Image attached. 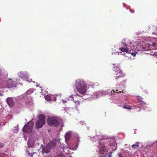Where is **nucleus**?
Returning a JSON list of instances; mask_svg holds the SVG:
<instances>
[{"label": "nucleus", "mask_w": 157, "mask_h": 157, "mask_svg": "<svg viewBox=\"0 0 157 157\" xmlns=\"http://www.w3.org/2000/svg\"><path fill=\"white\" fill-rule=\"evenodd\" d=\"M18 75L20 78H23L25 76V74L23 72H20L18 74Z\"/></svg>", "instance_id": "15"}, {"label": "nucleus", "mask_w": 157, "mask_h": 157, "mask_svg": "<svg viewBox=\"0 0 157 157\" xmlns=\"http://www.w3.org/2000/svg\"><path fill=\"white\" fill-rule=\"evenodd\" d=\"M124 108L125 109H131V107L129 105L127 106L125 105H124Z\"/></svg>", "instance_id": "19"}, {"label": "nucleus", "mask_w": 157, "mask_h": 157, "mask_svg": "<svg viewBox=\"0 0 157 157\" xmlns=\"http://www.w3.org/2000/svg\"><path fill=\"white\" fill-rule=\"evenodd\" d=\"M76 86L78 92L83 95L86 94V84L83 80H78L76 82Z\"/></svg>", "instance_id": "2"}, {"label": "nucleus", "mask_w": 157, "mask_h": 157, "mask_svg": "<svg viewBox=\"0 0 157 157\" xmlns=\"http://www.w3.org/2000/svg\"><path fill=\"white\" fill-rule=\"evenodd\" d=\"M112 70L113 76L117 82H121L124 81L123 78L124 76V75L120 69V67L119 66L113 65Z\"/></svg>", "instance_id": "1"}, {"label": "nucleus", "mask_w": 157, "mask_h": 157, "mask_svg": "<svg viewBox=\"0 0 157 157\" xmlns=\"http://www.w3.org/2000/svg\"><path fill=\"white\" fill-rule=\"evenodd\" d=\"M47 123L50 126L57 127L59 124V118L57 117H50L47 119Z\"/></svg>", "instance_id": "3"}, {"label": "nucleus", "mask_w": 157, "mask_h": 157, "mask_svg": "<svg viewBox=\"0 0 157 157\" xmlns=\"http://www.w3.org/2000/svg\"><path fill=\"white\" fill-rule=\"evenodd\" d=\"M18 130L19 128L18 126H15L13 128V132H14L15 133H17L18 132Z\"/></svg>", "instance_id": "14"}, {"label": "nucleus", "mask_w": 157, "mask_h": 157, "mask_svg": "<svg viewBox=\"0 0 157 157\" xmlns=\"http://www.w3.org/2000/svg\"><path fill=\"white\" fill-rule=\"evenodd\" d=\"M48 145L51 148V149H52L56 146V143L54 142H52L49 143Z\"/></svg>", "instance_id": "12"}, {"label": "nucleus", "mask_w": 157, "mask_h": 157, "mask_svg": "<svg viewBox=\"0 0 157 157\" xmlns=\"http://www.w3.org/2000/svg\"><path fill=\"white\" fill-rule=\"evenodd\" d=\"M156 56H157V53H156V54H155V53H154Z\"/></svg>", "instance_id": "33"}, {"label": "nucleus", "mask_w": 157, "mask_h": 157, "mask_svg": "<svg viewBox=\"0 0 157 157\" xmlns=\"http://www.w3.org/2000/svg\"><path fill=\"white\" fill-rule=\"evenodd\" d=\"M156 45V44L155 43H153L152 44V46H155V45Z\"/></svg>", "instance_id": "28"}, {"label": "nucleus", "mask_w": 157, "mask_h": 157, "mask_svg": "<svg viewBox=\"0 0 157 157\" xmlns=\"http://www.w3.org/2000/svg\"><path fill=\"white\" fill-rule=\"evenodd\" d=\"M113 152L112 151H110L109 152V155H108V157H111L112 156V154Z\"/></svg>", "instance_id": "24"}, {"label": "nucleus", "mask_w": 157, "mask_h": 157, "mask_svg": "<svg viewBox=\"0 0 157 157\" xmlns=\"http://www.w3.org/2000/svg\"><path fill=\"white\" fill-rule=\"evenodd\" d=\"M123 40H124V41L125 40V39H123Z\"/></svg>", "instance_id": "31"}, {"label": "nucleus", "mask_w": 157, "mask_h": 157, "mask_svg": "<svg viewBox=\"0 0 157 157\" xmlns=\"http://www.w3.org/2000/svg\"><path fill=\"white\" fill-rule=\"evenodd\" d=\"M33 142V140L32 138L30 139H29V140H28V143L29 144L30 142Z\"/></svg>", "instance_id": "26"}, {"label": "nucleus", "mask_w": 157, "mask_h": 157, "mask_svg": "<svg viewBox=\"0 0 157 157\" xmlns=\"http://www.w3.org/2000/svg\"><path fill=\"white\" fill-rule=\"evenodd\" d=\"M78 142L79 141V139L78 138Z\"/></svg>", "instance_id": "35"}, {"label": "nucleus", "mask_w": 157, "mask_h": 157, "mask_svg": "<svg viewBox=\"0 0 157 157\" xmlns=\"http://www.w3.org/2000/svg\"><path fill=\"white\" fill-rule=\"evenodd\" d=\"M26 81L27 82H33L32 81V79H26Z\"/></svg>", "instance_id": "27"}, {"label": "nucleus", "mask_w": 157, "mask_h": 157, "mask_svg": "<svg viewBox=\"0 0 157 157\" xmlns=\"http://www.w3.org/2000/svg\"><path fill=\"white\" fill-rule=\"evenodd\" d=\"M77 96H79V95L77 94V95H72L71 97H70L71 98H72V99L73 101L75 103L76 105V106H79L82 105L83 103L82 101L83 100H82V101H78L76 100L78 98Z\"/></svg>", "instance_id": "7"}, {"label": "nucleus", "mask_w": 157, "mask_h": 157, "mask_svg": "<svg viewBox=\"0 0 157 157\" xmlns=\"http://www.w3.org/2000/svg\"><path fill=\"white\" fill-rule=\"evenodd\" d=\"M108 151V149L106 147L102 145L100 147L98 152L100 154L103 155L107 153Z\"/></svg>", "instance_id": "8"}, {"label": "nucleus", "mask_w": 157, "mask_h": 157, "mask_svg": "<svg viewBox=\"0 0 157 157\" xmlns=\"http://www.w3.org/2000/svg\"><path fill=\"white\" fill-rule=\"evenodd\" d=\"M139 143L138 142H136L135 144H133L132 146V147L134 149H136L139 146Z\"/></svg>", "instance_id": "16"}, {"label": "nucleus", "mask_w": 157, "mask_h": 157, "mask_svg": "<svg viewBox=\"0 0 157 157\" xmlns=\"http://www.w3.org/2000/svg\"><path fill=\"white\" fill-rule=\"evenodd\" d=\"M156 56H157V53H156V54H155V53H154Z\"/></svg>", "instance_id": "32"}, {"label": "nucleus", "mask_w": 157, "mask_h": 157, "mask_svg": "<svg viewBox=\"0 0 157 157\" xmlns=\"http://www.w3.org/2000/svg\"><path fill=\"white\" fill-rule=\"evenodd\" d=\"M33 92V91L31 89L28 90L26 92L25 94L30 95Z\"/></svg>", "instance_id": "17"}, {"label": "nucleus", "mask_w": 157, "mask_h": 157, "mask_svg": "<svg viewBox=\"0 0 157 157\" xmlns=\"http://www.w3.org/2000/svg\"><path fill=\"white\" fill-rule=\"evenodd\" d=\"M124 90H121L120 91L118 90H113L111 91V94L112 95L115 94V93H121L124 92Z\"/></svg>", "instance_id": "11"}, {"label": "nucleus", "mask_w": 157, "mask_h": 157, "mask_svg": "<svg viewBox=\"0 0 157 157\" xmlns=\"http://www.w3.org/2000/svg\"><path fill=\"white\" fill-rule=\"evenodd\" d=\"M139 102L140 104L142 105L146 104L145 102L143 101L142 100H140V101Z\"/></svg>", "instance_id": "20"}, {"label": "nucleus", "mask_w": 157, "mask_h": 157, "mask_svg": "<svg viewBox=\"0 0 157 157\" xmlns=\"http://www.w3.org/2000/svg\"><path fill=\"white\" fill-rule=\"evenodd\" d=\"M65 138L66 139H68L69 138H70L71 137V135L70 133H67L66 134V136H65Z\"/></svg>", "instance_id": "18"}, {"label": "nucleus", "mask_w": 157, "mask_h": 157, "mask_svg": "<svg viewBox=\"0 0 157 157\" xmlns=\"http://www.w3.org/2000/svg\"><path fill=\"white\" fill-rule=\"evenodd\" d=\"M122 44L123 45L124 47H127V44L124 42H122Z\"/></svg>", "instance_id": "25"}, {"label": "nucleus", "mask_w": 157, "mask_h": 157, "mask_svg": "<svg viewBox=\"0 0 157 157\" xmlns=\"http://www.w3.org/2000/svg\"><path fill=\"white\" fill-rule=\"evenodd\" d=\"M137 98L139 100V102L140 101V100H142V98L139 96H137Z\"/></svg>", "instance_id": "23"}, {"label": "nucleus", "mask_w": 157, "mask_h": 157, "mask_svg": "<svg viewBox=\"0 0 157 157\" xmlns=\"http://www.w3.org/2000/svg\"><path fill=\"white\" fill-rule=\"evenodd\" d=\"M50 149H51V148L47 145L44 148L42 152L43 153H48L50 151Z\"/></svg>", "instance_id": "10"}, {"label": "nucleus", "mask_w": 157, "mask_h": 157, "mask_svg": "<svg viewBox=\"0 0 157 157\" xmlns=\"http://www.w3.org/2000/svg\"><path fill=\"white\" fill-rule=\"evenodd\" d=\"M18 81L17 79H15L14 80H13L10 79V88L13 87H16V85L17 84Z\"/></svg>", "instance_id": "9"}, {"label": "nucleus", "mask_w": 157, "mask_h": 157, "mask_svg": "<svg viewBox=\"0 0 157 157\" xmlns=\"http://www.w3.org/2000/svg\"><path fill=\"white\" fill-rule=\"evenodd\" d=\"M16 100L15 98H10V106H13L14 105L15 103Z\"/></svg>", "instance_id": "13"}, {"label": "nucleus", "mask_w": 157, "mask_h": 157, "mask_svg": "<svg viewBox=\"0 0 157 157\" xmlns=\"http://www.w3.org/2000/svg\"><path fill=\"white\" fill-rule=\"evenodd\" d=\"M106 156H107V155H105L104 156H101V157H106Z\"/></svg>", "instance_id": "30"}, {"label": "nucleus", "mask_w": 157, "mask_h": 157, "mask_svg": "<svg viewBox=\"0 0 157 157\" xmlns=\"http://www.w3.org/2000/svg\"><path fill=\"white\" fill-rule=\"evenodd\" d=\"M119 49L123 52H125L131 54L133 56H135L136 54L137 53V52L135 50L133 51L132 50H129L128 48L127 47L126 48H121Z\"/></svg>", "instance_id": "6"}, {"label": "nucleus", "mask_w": 157, "mask_h": 157, "mask_svg": "<svg viewBox=\"0 0 157 157\" xmlns=\"http://www.w3.org/2000/svg\"><path fill=\"white\" fill-rule=\"evenodd\" d=\"M33 122L30 121L28 122L24 127L23 131L24 132L28 133L32 132L33 126Z\"/></svg>", "instance_id": "4"}, {"label": "nucleus", "mask_w": 157, "mask_h": 157, "mask_svg": "<svg viewBox=\"0 0 157 157\" xmlns=\"http://www.w3.org/2000/svg\"><path fill=\"white\" fill-rule=\"evenodd\" d=\"M4 146V144L0 142V149L3 147Z\"/></svg>", "instance_id": "22"}, {"label": "nucleus", "mask_w": 157, "mask_h": 157, "mask_svg": "<svg viewBox=\"0 0 157 157\" xmlns=\"http://www.w3.org/2000/svg\"><path fill=\"white\" fill-rule=\"evenodd\" d=\"M29 155H30V153H29Z\"/></svg>", "instance_id": "34"}, {"label": "nucleus", "mask_w": 157, "mask_h": 157, "mask_svg": "<svg viewBox=\"0 0 157 157\" xmlns=\"http://www.w3.org/2000/svg\"><path fill=\"white\" fill-rule=\"evenodd\" d=\"M7 102L9 106H10V98H7Z\"/></svg>", "instance_id": "21"}, {"label": "nucleus", "mask_w": 157, "mask_h": 157, "mask_svg": "<svg viewBox=\"0 0 157 157\" xmlns=\"http://www.w3.org/2000/svg\"><path fill=\"white\" fill-rule=\"evenodd\" d=\"M45 123V117L44 115H40L39 116L38 121L36 123L35 127L36 128H41Z\"/></svg>", "instance_id": "5"}, {"label": "nucleus", "mask_w": 157, "mask_h": 157, "mask_svg": "<svg viewBox=\"0 0 157 157\" xmlns=\"http://www.w3.org/2000/svg\"><path fill=\"white\" fill-rule=\"evenodd\" d=\"M118 157H123L121 154H119Z\"/></svg>", "instance_id": "29"}, {"label": "nucleus", "mask_w": 157, "mask_h": 157, "mask_svg": "<svg viewBox=\"0 0 157 157\" xmlns=\"http://www.w3.org/2000/svg\"><path fill=\"white\" fill-rule=\"evenodd\" d=\"M0 95L1 96V94L0 93Z\"/></svg>", "instance_id": "36"}]
</instances>
